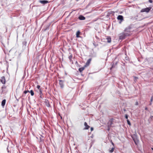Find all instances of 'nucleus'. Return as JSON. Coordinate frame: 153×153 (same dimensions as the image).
<instances>
[{
  "mask_svg": "<svg viewBox=\"0 0 153 153\" xmlns=\"http://www.w3.org/2000/svg\"><path fill=\"white\" fill-rule=\"evenodd\" d=\"M152 9L151 7H147L146 8L142 9L140 10V12L141 13L146 12L148 13L149 12L150 10Z\"/></svg>",
  "mask_w": 153,
  "mask_h": 153,
  "instance_id": "nucleus-3",
  "label": "nucleus"
},
{
  "mask_svg": "<svg viewBox=\"0 0 153 153\" xmlns=\"http://www.w3.org/2000/svg\"><path fill=\"white\" fill-rule=\"evenodd\" d=\"M78 18L79 20H84L85 19V17L82 15H80L79 16Z\"/></svg>",
  "mask_w": 153,
  "mask_h": 153,
  "instance_id": "nucleus-11",
  "label": "nucleus"
},
{
  "mask_svg": "<svg viewBox=\"0 0 153 153\" xmlns=\"http://www.w3.org/2000/svg\"><path fill=\"white\" fill-rule=\"evenodd\" d=\"M117 19L121 21H122L123 20V17L122 15H119L117 17Z\"/></svg>",
  "mask_w": 153,
  "mask_h": 153,
  "instance_id": "nucleus-9",
  "label": "nucleus"
},
{
  "mask_svg": "<svg viewBox=\"0 0 153 153\" xmlns=\"http://www.w3.org/2000/svg\"><path fill=\"white\" fill-rule=\"evenodd\" d=\"M111 143L112 145L113 146H114V143L112 142V141L111 140Z\"/></svg>",
  "mask_w": 153,
  "mask_h": 153,
  "instance_id": "nucleus-25",
  "label": "nucleus"
},
{
  "mask_svg": "<svg viewBox=\"0 0 153 153\" xmlns=\"http://www.w3.org/2000/svg\"><path fill=\"white\" fill-rule=\"evenodd\" d=\"M84 125L85 127L84 128V129H88L90 128V126L88 125L87 123L86 122H85L84 123Z\"/></svg>",
  "mask_w": 153,
  "mask_h": 153,
  "instance_id": "nucleus-8",
  "label": "nucleus"
},
{
  "mask_svg": "<svg viewBox=\"0 0 153 153\" xmlns=\"http://www.w3.org/2000/svg\"><path fill=\"white\" fill-rule=\"evenodd\" d=\"M80 32L79 30L77 31L76 33V37L79 38L80 37L79 35L80 34Z\"/></svg>",
  "mask_w": 153,
  "mask_h": 153,
  "instance_id": "nucleus-14",
  "label": "nucleus"
},
{
  "mask_svg": "<svg viewBox=\"0 0 153 153\" xmlns=\"http://www.w3.org/2000/svg\"><path fill=\"white\" fill-rule=\"evenodd\" d=\"M114 147H113L111 149L109 150V152L110 153H112L114 152Z\"/></svg>",
  "mask_w": 153,
  "mask_h": 153,
  "instance_id": "nucleus-18",
  "label": "nucleus"
},
{
  "mask_svg": "<svg viewBox=\"0 0 153 153\" xmlns=\"http://www.w3.org/2000/svg\"><path fill=\"white\" fill-rule=\"evenodd\" d=\"M1 82L3 84H5L6 82V80L5 77L3 76L1 77Z\"/></svg>",
  "mask_w": 153,
  "mask_h": 153,
  "instance_id": "nucleus-7",
  "label": "nucleus"
},
{
  "mask_svg": "<svg viewBox=\"0 0 153 153\" xmlns=\"http://www.w3.org/2000/svg\"><path fill=\"white\" fill-rule=\"evenodd\" d=\"M72 54H71L69 56V59L70 61H72Z\"/></svg>",
  "mask_w": 153,
  "mask_h": 153,
  "instance_id": "nucleus-20",
  "label": "nucleus"
},
{
  "mask_svg": "<svg viewBox=\"0 0 153 153\" xmlns=\"http://www.w3.org/2000/svg\"><path fill=\"white\" fill-rule=\"evenodd\" d=\"M136 105H138V102H136Z\"/></svg>",
  "mask_w": 153,
  "mask_h": 153,
  "instance_id": "nucleus-30",
  "label": "nucleus"
},
{
  "mask_svg": "<svg viewBox=\"0 0 153 153\" xmlns=\"http://www.w3.org/2000/svg\"><path fill=\"white\" fill-rule=\"evenodd\" d=\"M133 140L134 143H135L136 144H137L138 143V140H135V139H134V138L133 139Z\"/></svg>",
  "mask_w": 153,
  "mask_h": 153,
  "instance_id": "nucleus-19",
  "label": "nucleus"
},
{
  "mask_svg": "<svg viewBox=\"0 0 153 153\" xmlns=\"http://www.w3.org/2000/svg\"><path fill=\"white\" fill-rule=\"evenodd\" d=\"M149 1L150 3H152L153 2L152 0H149Z\"/></svg>",
  "mask_w": 153,
  "mask_h": 153,
  "instance_id": "nucleus-26",
  "label": "nucleus"
},
{
  "mask_svg": "<svg viewBox=\"0 0 153 153\" xmlns=\"http://www.w3.org/2000/svg\"><path fill=\"white\" fill-rule=\"evenodd\" d=\"M29 92L30 93L31 95L32 96H33L34 95V92H33V91L32 90H30Z\"/></svg>",
  "mask_w": 153,
  "mask_h": 153,
  "instance_id": "nucleus-17",
  "label": "nucleus"
},
{
  "mask_svg": "<svg viewBox=\"0 0 153 153\" xmlns=\"http://www.w3.org/2000/svg\"><path fill=\"white\" fill-rule=\"evenodd\" d=\"M6 88V86L4 85H3L2 87V89L3 91V89H5Z\"/></svg>",
  "mask_w": 153,
  "mask_h": 153,
  "instance_id": "nucleus-21",
  "label": "nucleus"
},
{
  "mask_svg": "<svg viewBox=\"0 0 153 153\" xmlns=\"http://www.w3.org/2000/svg\"><path fill=\"white\" fill-rule=\"evenodd\" d=\"M126 37L127 36L125 33L123 32L120 34L119 38L120 39L122 40L125 39Z\"/></svg>",
  "mask_w": 153,
  "mask_h": 153,
  "instance_id": "nucleus-4",
  "label": "nucleus"
},
{
  "mask_svg": "<svg viewBox=\"0 0 153 153\" xmlns=\"http://www.w3.org/2000/svg\"><path fill=\"white\" fill-rule=\"evenodd\" d=\"M39 2L42 4H45L48 3V1L46 0H40L39 1Z\"/></svg>",
  "mask_w": 153,
  "mask_h": 153,
  "instance_id": "nucleus-10",
  "label": "nucleus"
},
{
  "mask_svg": "<svg viewBox=\"0 0 153 153\" xmlns=\"http://www.w3.org/2000/svg\"><path fill=\"white\" fill-rule=\"evenodd\" d=\"M145 110H148V108L147 107H145Z\"/></svg>",
  "mask_w": 153,
  "mask_h": 153,
  "instance_id": "nucleus-29",
  "label": "nucleus"
},
{
  "mask_svg": "<svg viewBox=\"0 0 153 153\" xmlns=\"http://www.w3.org/2000/svg\"><path fill=\"white\" fill-rule=\"evenodd\" d=\"M29 91H24V93L26 94L27 92H29Z\"/></svg>",
  "mask_w": 153,
  "mask_h": 153,
  "instance_id": "nucleus-23",
  "label": "nucleus"
},
{
  "mask_svg": "<svg viewBox=\"0 0 153 153\" xmlns=\"http://www.w3.org/2000/svg\"><path fill=\"white\" fill-rule=\"evenodd\" d=\"M130 27L126 28L123 32L127 36H129L131 35Z\"/></svg>",
  "mask_w": 153,
  "mask_h": 153,
  "instance_id": "nucleus-1",
  "label": "nucleus"
},
{
  "mask_svg": "<svg viewBox=\"0 0 153 153\" xmlns=\"http://www.w3.org/2000/svg\"><path fill=\"white\" fill-rule=\"evenodd\" d=\"M128 124L129 125H131V123L128 119L127 120Z\"/></svg>",
  "mask_w": 153,
  "mask_h": 153,
  "instance_id": "nucleus-22",
  "label": "nucleus"
},
{
  "mask_svg": "<svg viewBox=\"0 0 153 153\" xmlns=\"http://www.w3.org/2000/svg\"><path fill=\"white\" fill-rule=\"evenodd\" d=\"M92 60V59L91 58H90L88 59L86 63H85V67H87L89 66L90 62Z\"/></svg>",
  "mask_w": 153,
  "mask_h": 153,
  "instance_id": "nucleus-5",
  "label": "nucleus"
},
{
  "mask_svg": "<svg viewBox=\"0 0 153 153\" xmlns=\"http://www.w3.org/2000/svg\"><path fill=\"white\" fill-rule=\"evenodd\" d=\"M152 149L153 150V148H152Z\"/></svg>",
  "mask_w": 153,
  "mask_h": 153,
  "instance_id": "nucleus-34",
  "label": "nucleus"
},
{
  "mask_svg": "<svg viewBox=\"0 0 153 153\" xmlns=\"http://www.w3.org/2000/svg\"><path fill=\"white\" fill-rule=\"evenodd\" d=\"M6 100L4 99L3 100L2 102L1 103V105L2 107H4L5 105V103H6Z\"/></svg>",
  "mask_w": 153,
  "mask_h": 153,
  "instance_id": "nucleus-13",
  "label": "nucleus"
},
{
  "mask_svg": "<svg viewBox=\"0 0 153 153\" xmlns=\"http://www.w3.org/2000/svg\"><path fill=\"white\" fill-rule=\"evenodd\" d=\"M114 120V119L111 118L108 122L107 123V130L108 131L110 130L111 127L112 126V125H113V123Z\"/></svg>",
  "mask_w": 153,
  "mask_h": 153,
  "instance_id": "nucleus-2",
  "label": "nucleus"
},
{
  "mask_svg": "<svg viewBox=\"0 0 153 153\" xmlns=\"http://www.w3.org/2000/svg\"><path fill=\"white\" fill-rule=\"evenodd\" d=\"M134 79H136L137 78L136 76H134Z\"/></svg>",
  "mask_w": 153,
  "mask_h": 153,
  "instance_id": "nucleus-32",
  "label": "nucleus"
},
{
  "mask_svg": "<svg viewBox=\"0 0 153 153\" xmlns=\"http://www.w3.org/2000/svg\"><path fill=\"white\" fill-rule=\"evenodd\" d=\"M107 42L108 43H110L111 41V38L110 36H107L106 38Z\"/></svg>",
  "mask_w": 153,
  "mask_h": 153,
  "instance_id": "nucleus-15",
  "label": "nucleus"
},
{
  "mask_svg": "<svg viewBox=\"0 0 153 153\" xmlns=\"http://www.w3.org/2000/svg\"><path fill=\"white\" fill-rule=\"evenodd\" d=\"M153 100V97H151V100H150L151 102Z\"/></svg>",
  "mask_w": 153,
  "mask_h": 153,
  "instance_id": "nucleus-28",
  "label": "nucleus"
},
{
  "mask_svg": "<svg viewBox=\"0 0 153 153\" xmlns=\"http://www.w3.org/2000/svg\"><path fill=\"white\" fill-rule=\"evenodd\" d=\"M152 10H153V8Z\"/></svg>",
  "mask_w": 153,
  "mask_h": 153,
  "instance_id": "nucleus-36",
  "label": "nucleus"
},
{
  "mask_svg": "<svg viewBox=\"0 0 153 153\" xmlns=\"http://www.w3.org/2000/svg\"><path fill=\"white\" fill-rule=\"evenodd\" d=\"M59 84L60 86V87L62 88L64 86L63 81L61 80H59Z\"/></svg>",
  "mask_w": 153,
  "mask_h": 153,
  "instance_id": "nucleus-6",
  "label": "nucleus"
},
{
  "mask_svg": "<svg viewBox=\"0 0 153 153\" xmlns=\"http://www.w3.org/2000/svg\"><path fill=\"white\" fill-rule=\"evenodd\" d=\"M93 129H94V128H93V127H91V131H93Z\"/></svg>",
  "mask_w": 153,
  "mask_h": 153,
  "instance_id": "nucleus-27",
  "label": "nucleus"
},
{
  "mask_svg": "<svg viewBox=\"0 0 153 153\" xmlns=\"http://www.w3.org/2000/svg\"><path fill=\"white\" fill-rule=\"evenodd\" d=\"M76 0L77 1H78L79 0Z\"/></svg>",
  "mask_w": 153,
  "mask_h": 153,
  "instance_id": "nucleus-35",
  "label": "nucleus"
},
{
  "mask_svg": "<svg viewBox=\"0 0 153 153\" xmlns=\"http://www.w3.org/2000/svg\"><path fill=\"white\" fill-rule=\"evenodd\" d=\"M86 67H85V66L82 67L80 68L79 69V71L80 72H81L82 71H83L85 69V68Z\"/></svg>",
  "mask_w": 153,
  "mask_h": 153,
  "instance_id": "nucleus-12",
  "label": "nucleus"
},
{
  "mask_svg": "<svg viewBox=\"0 0 153 153\" xmlns=\"http://www.w3.org/2000/svg\"><path fill=\"white\" fill-rule=\"evenodd\" d=\"M151 104H152V103H150L149 105H151Z\"/></svg>",
  "mask_w": 153,
  "mask_h": 153,
  "instance_id": "nucleus-33",
  "label": "nucleus"
},
{
  "mask_svg": "<svg viewBox=\"0 0 153 153\" xmlns=\"http://www.w3.org/2000/svg\"><path fill=\"white\" fill-rule=\"evenodd\" d=\"M125 117L126 118L127 120L128 118V115L127 114H126Z\"/></svg>",
  "mask_w": 153,
  "mask_h": 153,
  "instance_id": "nucleus-24",
  "label": "nucleus"
},
{
  "mask_svg": "<svg viewBox=\"0 0 153 153\" xmlns=\"http://www.w3.org/2000/svg\"><path fill=\"white\" fill-rule=\"evenodd\" d=\"M40 86L39 85H37V88L39 90V91H40V94L41 95V94H42V91L41 89L40 88Z\"/></svg>",
  "mask_w": 153,
  "mask_h": 153,
  "instance_id": "nucleus-16",
  "label": "nucleus"
},
{
  "mask_svg": "<svg viewBox=\"0 0 153 153\" xmlns=\"http://www.w3.org/2000/svg\"><path fill=\"white\" fill-rule=\"evenodd\" d=\"M151 117L152 119H153V116H151Z\"/></svg>",
  "mask_w": 153,
  "mask_h": 153,
  "instance_id": "nucleus-31",
  "label": "nucleus"
}]
</instances>
